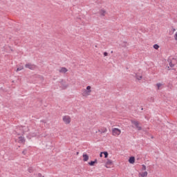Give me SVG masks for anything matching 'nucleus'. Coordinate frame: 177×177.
<instances>
[{
    "mask_svg": "<svg viewBox=\"0 0 177 177\" xmlns=\"http://www.w3.org/2000/svg\"><path fill=\"white\" fill-rule=\"evenodd\" d=\"M62 121L64 124L68 125V124H71V118L69 115H64L62 117Z\"/></svg>",
    "mask_w": 177,
    "mask_h": 177,
    "instance_id": "423d86ee",
    "label": "nucleus"
},
{
    "mask_svg": "<svg viewBox=\"0 0 177 177\" xmlns=\"http://www.w3.org/2000/svg\"><path fill=\"white\" fill-rule=\"evenodd\" d=\"M113 164V161L111 160L108 159L106 163V168H110V167H109V165H111Z\"/></svg>",
    "mask_w": 177,
    "mask_h": 177,
    "instance_id": "9b49d317",
    "label": "nucleus"
},
{
    "mask_svg": "<svg viewBox=\"0 0 177 177\" xmlns=\"http://www.w3.org/2000/svg\"><path fill=\"white\" fill-rule=\"evenodd\" d=\"M26 68H29V70H34L35 69V65L31 64H26L25 65Z\"/></svg>",
    "mask_w": 177,
    "mask_h": 177,
    "instance_id": "6e6552de",
    "label": "nucleus"
},
{
    "mask_svg": "<svg viewBox=\"0 0 177 177\" xmlns=\"http://www.w3.org/2000/svg\"><path fill=\"white\" fill-rule=\"evenodd\" d=\"M156 86H157L158 89H160V88L162 86V84L158 83V84H156Z\"/></svg>",
    "mask_w": 177,
    "mask_h": 177,
    "instance_id": "6ab92c4d",
    "label": "nucleus"
},
{
    "mask_svg": "<svg viewBox=\"0 0 177 177\" xmlns=\"http://www.w3.org/2000/svg\"><path fill=\"white\" fill-rule=\"evenodd\" d=\"M99 15H100V16H101V17H104V16H106V15H107V11H106V10H104V9H101L99 11Z\"/></svg>",
    "mask_w": 177,
    "mask_h": 177,
    "instance_id": "0eeeda50",
    "label": "nucleus"
},
{
    "mask_svg": "<svg viewBox=\"0 0 177 177\" xmlns=\"http://www.w3.org/2000/svg\"><path fill=\"white\" fill-rule=\"evenodd\" d=\"M107 56H109V53L104 52V57H107Z\"/></svg>",
    "mask_w": 177,
    "mask_h": 177,
    "instance_id": "4be33fe9",
    "label": "nucleus"
},
{
    "mask_svg": "<svg viewBox=\"0 0 177 177\" xmlns=\"http://www.w3.org/2000/svg\"><path fill=\"white\" fill-rule=\"evenodd\" d=\"M23 67L22 68H18L17 69V71H21V70H23Z\"/></svg>",
    "mask_w": 177,
    "mask_h": 177,
    "instance_id": "b1692460",
    "label": "nucleus"
},
{
    "mask_svg": "<svg viewBox=\"0 0 177 177\" xmlns=\"http://www.w3.org/2000/svg\"><path fill=\"white\" fill-rule=\"evenodd\" d=\"M175 31H176V29L174 28L173 32H175Z\"/></svg>",
    "mask_w": 177,
    "mask_h": 177,
    "instance_id": "a878e982",
    "label": "nucleus"
},
{
    "mask_svg": "<svg viewBox=\"0 0 177 177\" xmlns=\"http://www.w3.org/2000/svg\"><path fill=\"white\" fill-rule=\"evenodd\" d=\"M121 129L118 128H113L112 129V135L113 136L118 137L121 135Z\"/></svg>",
    "mask_w": 177,
    "mask_h": 177,
    "instance_id": "39448f33",
    "label": "nucleus"
},
{
    "mask_svg": "<svg viewBox=\"0 0 177 177\" xmlns=\"http://www.w3.org/2000/svg\"><path fill=\"white\" fill-rule=\"evenodd\" d=\"M129 162L130 164H135V157L133 156L130 157L129 159Z\"/></svg>",
    "mask_w": 177,
    "mask_h": 177,
    "instance_id": "4468645a",
    "label": "nucleus"
},
{
    "mask_svg": "<svg viewBox=\"0 0 177 177\" xmlns=\"http://www.w3.org/2000/svg\"><path fill=\"white\" fill-rule=\"evenodd\" d=\"M100 157H103V152H101L100 154Z\"/></svg>",
    "mask_w": 177,
    "mask_h": 177,
    "instance_id": "393cba45",
    "label": "nucleus"
},
{
    "mask_svg": "<svg viewBox=\"0 0 177 177\" xmlns=\"http://www.w3.org/2000/svg\"><path fill=\"white\" fill-rule=\"evenodd\" d=\"M168 62L170 67H175L176 64H177V57L170 56L168 58Z\"/></svg>",
    "mask_w": 177,
    "mask_h": 177,
    "instance_id": "7ed1b4c3",
    "label": "nucleus"
},
{
    "mask_svg": "<svg viewBox=\"0 0 177 177\" xmlns=\"http://www.w3.org/2000/svg\"><path fill=\"white\" fill-rule=\"evenodd\" d=\"M153 48L158 50L160 48V46H158V44H155V45H153Z\"/></svg>",
    "mask_w": 177,
    "mask_h": 177,
    "instance_id": "aec40b11",
    "label": "nucleus"
},
{
    "mask_svg": "<svg viewBox=\"0 0 177 177\" xmlns=\"http://www.w3.org/2000/svg\"><path fill=\"white\" fill-rule=\"evenodd\" d=\"M59 71L60 73H62V74H66V73H67L68 70H67V68H64V67H62V68H61L59 70Z\"/></svg>",
    "mask_w": 177,
    "mask_h": 177,
    "instance_id": "f8f14e48",
    "label": "nucleus"
},
{
    "mask_svg": "<svg viewBox=\"0 0 177 177\" xmlns=\"http://www.w3.org/2000/svg\"><path fill=\"white\" fill-rule=\"evenodd\" d=\"M136 77L137 78V80H138V81H140V80H142V75H136Z\"/></svg>",
    "mask_w": 177,
    "mask_h": 177,
    "instance_id": "f3484780",
    "label": "nucleus"
},
{
    "mask_svg": "<svg viewBox=\"0 0 177 177\" xmlns=\"http://www.w3.org/2000/svg\"><path fill=\"white\" fill-rule=\"evenodd\" d=\"M82 95L83 97H88L92 95V87L91 86H87L86 88L82 90Z\"/></svg>",
    "mask_w": 177,
    "mask_h": 177,
    "instance_id": "f03ea898",
    "label": "nucleus"
},
{
    "mask_svg": "<svg viewBox=\"0 0 177 177\" xmlns=\"http://www.w3.org/2000/svg\"><path fill=\"white\" fill-rule=\"evenodd\" d=\"M149 173L147 171H141L138 174L139 177H147Z\"/></svg>",
    "mask_w": 177,
    "mask_h": 177,
    "instance_id": "9d476101",
    "label": "nucleus"
},
{
    "mask_svg": "<svg viewBox=\"0 0 177 177\" xmlns=\"http://www.w3.org/2000/svg\"><path fill=\"white\" fill-rule=\"evenodd\" d=\"M146 169H147L146 165H142L141 171H146Z\"/></svg>",
    "mask_w": 177,
    "mask_h": 177,
    "instance_id": "412c9836",
    "label": "nucleus"
},
{
    "mask_svg": "<svg viewBox=\"0 0 177 177\" xmlns=\"http://www.w3.org/2000/svg\"><path fill=\"white\" fill-rule=\"evenodd\" d=\"M100 132L101 133H106V132H107V129L106 127H103L101 129Z\"/></svg>",
    "mask_w": 177,
    "mask_h": 177,
    "instance_id": "dca6fc26",
    "label": "nucleus"
},
{
    "mask_svg": "<svg viewBox=\"0 0 177 177\" xmlns=\"http://www.w3.org/2000/svg\"><path fill=\"white\" fill-rule=\"evenodd\" d=\"M89 160V156L88 154L84 153L83 154V161L86 162Z\"/></svg>",
    "mask_w": 177,
    "mask_h": 177,
    "instance_id": "ddd939ff",
    "label": "nucleus"
},
{
    "mask_svg": "<svg viewBox=\"0 0 177 177\" xmlns=\"http://www.w3.org/2000/svg\"><path fill=\"white\" fill-rule=\"evenodd\" d=\"M102 153H103L105 158H107V157H109V153L107 151H104Z\"/></svg>",
    "mask_w": 177,
    "mask_h": 177,
    "instance_id": "a211bd4d",
    "label": "nucleus"
},
{
    "mask_svg": "<svg viewBox=\"0 0 177 177\" xmlns=\"http://www.w3.org/2000/svg\"><path fill=\"white\" fill-rule=\"evenodd\" d=\"M24 133V131L20 132L19 129L16 130L17 138L15 139V141L17 142V143H20L21 145H24V143H26V139H24V137L21 136Z\"/></svg>",
    "mask_w": 177,
    "mask_h": 177,
    "instance_id": "f257e3e1",
    "label": "nucleus"
},
{
    "mask_svg": "<svg viewBox=\"0 0 177 177\" xmlns=\"http://www.w3.org/2000/svg\"><path fill=\"white\" fill-rule=\"evenodd\" d=\"M131 124L134 125V127L138 129V131H142V126L140 125V123L138 120H131Z\"/></svg>",
    "mask_w": 177,
    "mask_h": 177,
    "instance_id": "20e7f679",
    "label": "nucleus"
},
{
    "mask_svg": "<svg viewBox=\"0 0 177 177\" xmlns=\"http://www.w3.org/2000/svg\"><path fill=\"white\" fill-rule=\"evenodd\" d=\"M61 88H62L63 89H67L68 88V84L66 83V82L62 81L61 82Z\"/></svg>",
    "mask_w": 177,
    "mask_h": 177,
    "instance_id": "1a4fd4ad",
    "label": "nucleus"
},
{
    "mask_svg": "<svg viewBox=\"0 0 177 177\" xmlns=\"http://www.w3.org/2000/svg\"><path fill=\"white\" fill-rule=\"evenodd\" d=\"M97 163V160H95V161H91L90 162H88V165H91V167H93V165H95V164Z\"/></svg>",
    "mask_w": 177,
    "mask_h": 177,
    "instance_id": "2eb2a0df",
    "label": "nucleus"
},
{
    "mask_svg": "<svg viewBox=\"0 0 177 177\" xmlns=\"http://www.w3.org/2000/svg\"><path fill=\"white\" fill-rule=\"evenodd\" d=\"M174 39L177 41V32L174 34Z\"/></svg>",
    "mask_w": 177,
    "mask_h": 177,
    "instance_id": "5701e85b",
    "label": "nucleus"
}]
</instances>
